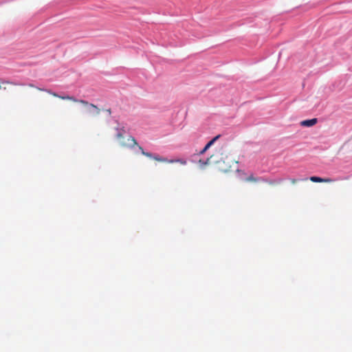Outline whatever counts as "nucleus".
Masks as SVG:
<instances>
[{
	"instance_id": "1",
	"label": "nucleus",
	"mask_w": 352,
	"mask_h": 352,
	"mask_svg": "<svg viewBox=\"0 0 352 352\" xmlns=\"http://www.w3.org/2000/svg\"><path fill=\"white\" fill-rule=\"evenodd\" d=\"M37 89L41 91H45L47 92L48 94L52 95L53 96L59 98L62 100H70L74 102L80 104L86 108L87 112L91 116H98L100 113L101 111L96 105H95L92 103H90L87 100H82V99L79 100V99L76 98L74 96H70L69 95L59 96L56 93L52 92L50 90L42 89L41 88H37Z\"/></svg>"
},
{
	"instance_id": "2",
	"label": "nucleus",
	"mask_w": 352,
	"mask_h": 352,
	"mask_svg": "<svg viewBox=\"0 0 352 352\" xmlns=\"http://www.w3.org/2000/svg\"><path fill=\"white\" fill-rule=\"evenodd\" d=\"M138 146L139 150L141 151L142 154L147 157H149L151 159H153V160H154L157 162H160L165 163V162L167 161V158L162 157L158 155H154L151 153L145 152L142 146H140L139 145H138Z\"/></svg>"
},
{
	"instance_id": "3",
	"label": "nucleus",
	"mask_w": 352,
	"mask_h": 352,
	"mask_svg": "<svg viewBox=\"0 0 352 352\" xmlns=\"http://www.w3.org/2000/svg\"><path fill=\"white\" fill-rule=\"evenodd\" d=\"M138 146L139 150L141 151L142 154L147 157H149L151 159H153V160H154L157 162H160L165 163V162L167 161V158L162 157L158 155H154L151 153L145 152L142 146H140L139 145H138Z\"/></svg>"
},
{
	"instance_id": "4",
	"label": "nucleus",
	"mask_w": 352,
	"mask_h": 352,
	"mask_svg": "<svg viewBox=\"0 0 352 352\" xmlns=\"http://www.w3.org/2000/svg\"><path fill=\"white\" fill-rule=\"evenodd\" d=\"M120 144L123 147L132 148L135 145H138V143L134 138L130 136L127 139V142H121Z\"/></svg>"
},
{
	"instance_id": "5",
	"label": "nucleus",
	"mask_w": 352,
	"mask_h": 352,
	"mask_svg": "<svg viewBox=\"0 0 352 352\" xmlns=\"http://www.w3.org/2000/svg\"><path fill=\"white\" fill-rule=\"evenodd\" d=\"M309 179L313 182L317 183H331L334 181L331 178H322L316 176H312L309 178Z\"/></svg>"
},
{
	"instance_id": "6",
	"label": "nucleus",
	"mask_w": 352,
	"mask_h": 352,
	"mask_svg": "<svg viewBox=\"0 0 352 352\" xmlns=\"http://www.w3.org/2000/svg\"><path fill=\"white\" fill-rule=\"evenodd\" d=\"M318 122L316 118H313L310 120H305L300 122V125L302 126L310 127L315 125Z\"/></svg>"
},
{
	"instance_id": "7",
	"label": "nucleus",
	"mask_w": 352,
	"mask_h": 352,
	"mask_svg": "<svg viewBox=\"0 0 352 352\" xmlns=\"http://www.w3.org/2000/svg\"><path fill=\"white\" fill-rule=\"evenodd\" d=\"M265 179L262 177H256L254 176V175H250L245 179V182H264Z\"/></svg>"
},
{
	"instance_id": "8",
	"label": "nucleus",
	"mask_w": 352,
	"mask_h": 352,
	"mask_svg": "<svg viewBox=\"0 0 352 352\" xmlns=\"http://www.w3.org/2000/svg\"><path fill=\"white\" fill-rule=\"evenodd\" d=\"M165 163L168 164H173V163H179L182 165H186L187 164V162L184 159H173V160H168L165 162Z\"/></svg>"
},
{
	"instance_id": "9",
	"label": "nucleus",
	"mask_w": 352,
	"mask_h": 352,
	"mask_svg": "<svg viewBox=\"0 0 352 352\" xmlns=\"http://www.w3.org/2000/svg\"><path fill=\"white\" fill-rule=\"evenodd\" d=\"M218 164H219V168L221 171L222 172H224V173H226L228 172V170H230V168H231V165L230 163H228V164H226L224 166H221V162H218Z\"/></svg>"
},
{
	"instance_id": "10",
	"label": "nucleus",
	"mask_w": 352,
	"mask_h": 352,
	"mask_svg": "<svg viewBox=\"0 0 352 352\" xmlns=\"http://www.w3.org/2000/svg\"><path fill=\"white\" fill-rule=\"evenodd\" d=\"M212 156H210V157H208L206 160H199V164L200 165V166L201 168H204V166L208 165L210 164V159H211Z\"/></svg>"
},
{
	"instance_id": "11",
	"label": "nucleus",
	"mask_w": 352,
	"mask_h": 352,
	"mask_svg": "<svg viewBox=\"0 0 352 352\" xmlns=\"http://www.w3.org/2000/svg\"><path fill=\"white\" fill-rule=\"evenodd\" d=\"M220 137V135H218L217 136H215L214 138H213L210 141H209L207 144L208 146H209L210 147L211 146H212L214 144V143Z\"/></svg>"
},
{
	"instance_id": "12",
	"label": "nucleus",
	"mask_w": 352,
	"mask_h": 352,
	"mask_svg": "<svg viewBox=\"0 0 352 352\" xmlns=\"http://www.w3.org/2000/svg\"><path fill=\"white\" fill-rule=\"evenodd\" d=\"M210 148L209 146H208V144H206V145L204 146V148L199 151V155H203L204 153H206V151Z\"/></svg>"
},
{
	"instance_id": "13",
	"label": "nucleus",
	"mask_w": 352,
	"mask_h": 352,
	"mask_svg": "<svg viewBox=\"0 0 352 352\" xmlns=\"http://www.w3.org/2000/svg\"><path fill=\"white\" fill-rule=\"evenodd\" d=\"M116 137H117V138H118V139L120 140V139H122V138H123V135H122V133H118L117 134Z\"/></svg>"
},
{
	"instance_id": "14",
	"label": "nucleus",
	"mask_w": 352,
	"mask_h": 352,
	"mask_svg": "<svg viewBox=\"0 0 352 352\" xmlns=\"http://www.w3.org/2000/svg\"><path fill=\"white\" fill-rule=\"evenodd\" d=\"M290 181L293 184H295L297 182V179H292Z\"/></svg>"
},
{
	"instance_id": "15",
	"label": "nucleus",
	"mask_w": 352,
	"mask_h": 352,
	"mask_svg": "<svg viewBox=\"0 0 352 352\" xmlns=\"http://www.w3.org/2000/svg\"><path fill=\"white\" fill-rule=\"evenodd\" d=\"M6 89V87H2V86H1V85H0V89Z\"/></svg>"
},
{
	"instance_id": "16",
	"label": "nucleus",
	"mask_w": 352,
	"mask_h": 352,
	"mask_svg": "<svg viewBox=\"0 0 352 352\" xmlns=\"http://www.w3.org/2000/svg\"><path fill=\"white\" fill-rule=\"evenodd\" d=\"M6 89V87H2V86H1V85H0V89Z\"/></svg>"
},
{
	"instance_id": "17",
	"label": "nucleus",
	"mask_w": 352,
	"mask_h": 352,
	"mask_svg": "<svg viewBox=\"0 0 352 352\" xmlns=\"http://www.w3.org/2000/svg\"><path fill=\"white\" fill-rule=\"evenodd\" d=\"M6 89V87H2V86H1V85H0V89Z\"/></svg>"
},
{
	"instance_id": "18",
	"label": "nucleus",
	"mask_w": 352,
	"mask_h": 352,
	"mask_svg": "<svg viewBox=\"0 0 352 352\" xmlns=\"http://www.w3.org/2000/svg\"><path fill=\"white\" fill-rule=\"evenodd\" d=\"M29 86H30V87H34V85H32V84L29 85Z\"/></svg>"
}]
</instances>
